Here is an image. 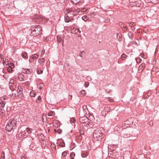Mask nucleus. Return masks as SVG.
<instances>
[{
  "instance_id": "22",
  "label": "nucleus",
  "mask_w": 159,
  "mask_h": 159,
  "mask_svg": "<svg viewBox=\"0 0 159 159\" xmlns=\"http://www.w3.org/2000/svg\"><path fill=\"white\" fill-rule=\"evenodd\" d=\"M18 78L19 80H20V81H22L24 80V76L23 75H19L18 76Z\"/></svg>"
},
{
  "instance_id": "5",
  "label": "nucleus",
  "mask_w": 159,
  "mask_h": 159,
  "mask_svg": "<svg viewBox=\"0 0 159 159\" xmlns=\"http://www.w3.org/2000/svg\"><path fill=\"white\" fill-rule=\"evenodd\" d=\"M14 126H12L11 124H9L8 123L6 126V129L7 131L9 132L11 131L13 129Z\"/></svg>"
},
{
  "instance_id": "23",
  "label": "nucleus",
  "mask_w": 159,
  "mask_h": 159,
  "mask_svg": "<svg viewBox=\"0 0 159 159\" xmlns=\"http://www.w3.org/2000/svg\"><path fill=\"white\" fill-rule=\"evenodd\" d=\"M72 2L74 4H77L80 2V0H71Z\"/></svg>"
},
{
  "instance_id": "25",
  "label": "nucleus",
  "mask_w": 159,
  "mask_h": 159,
  "mask_svg": "<svg viewBox=\"0 0 159 159\" xmlns=\"http://www.w3.org/2000/svg\"><path fill=\"white\" fill-rule=\"evenodd\" d=\"M51 148L52 151H54V152L56 151V146L54 144H52L51 145Z\"/></svg>"
},
{
  "instance_id": "37",
  "label": "nucleus",
  "mask_w": 159,
  "mask_h": 159,
  "mask_svg": "<svg viewBox=\"0 0 159 159\" xmlns=\"http://www.w3.org/2000/svg\"><path fill=\"white\" fill-rule=\"evenodd\" d=\"M43 70H38L37 71V72L38 74H40L43 73Z\"/></svg>"
},
{
  "instance_id": "38",
  "label": "nucleus",
  "mask_w": 159,
  "mask_h": 159,
  "mask_svg": "<svg viewBox=\"0 0 159 159\" xmlns=\"http://www.w3.org/2000/svg\"><path fill=\"white\" fill-rule=\"evenodd\" d=\"M135 25V24L133 22H131L129 24V25L131 27L134 26Z\"/></svg>"
},
{
  "instance_id": "28",
  "label": "nucleus",
  "mask_w": 159,
  "mask_h": 159,
  "mask_svg": "<svg viewBox=\"0 0 159 159\" xmlns=\"http://www.w3.org/2000/svg\"><path fill=\"white\" fill-rule=\"evenodd\" d=\"M7 98L6 97L3 96L0 98V101H1L2 102H4V101Z\"/></svg>"
},
{
  "instance_id": "60",
  "label": "nucleus",
  "mask_w": 159,
  "mask_h": 159,
  "mask_svg": "<svg viewBox=\"0 0 159 159\" xmlns=\"http://www.w3.org/2000/svg\"><path fill=\"white\" fill-rule=\"evenodd\" d=\"M16 95V94H15L14 96H15Z\"/></svg>"
},
{
  "instance_id": "51",
  "label": "nucleus",
  "mask_w": 159,
  "mask_h": 159,
  "mask_svg": "<svg viewBox=\"0 0 159 159\" xmlns=\"http://www.w3.org/2000/svg\"><path fill=\"white\" fill-rule=\"evenodd\" d=\"M75 11L77 13H79L80 11L79 10V9H77L75 10Z\"/></svg>"
},
{
  "instance_id": "57",
  "label": "nucleus",
  "mask_w": 159,
  "mask_h": 159,
  "mask_svg": "<svg viewBox=\"0 0 159 159\" xmlns=\"http://www.w3.org/2000/svg\"><path fill=\"white\" fill-rule=\"evenodd\" d=\"M21 159H25V157H23V158H22Z\"/></svg>"
},
{
  "instance_id": "14",
  "label": "nucleus",
  "mask_w": 159,
  "mask_h": 159,
  "mask_svg": "<svg viewBox=\"0 0 159 159\" xmlns=\"http://www.w3.org/2000/svg\"><path fill=\"white\" fill-rule=\"evenodd\" d=\"M8 59H5V60H3V64L4 65H7L8 64Z\"/></svg>"
},
{
  "instance_id": "46",
  "label": "nucleus",
  "mask_w": 159,
  "mask_h": 159,
  "mask_svg": "<svg viewBox=\"0 0 159 159\" xmlns=\"http://www.w3.org/2000/svg\"><path fill=\"white\" fill-rule=\"evenodd\" d=\"M30 72V70L29 69H27L25 73L26 74H29Z\"/></svg>"
},
{
  "instance_id": "27",
  "label": "nucleus",
  "mask_w": 159,
  "mask_h": 159,
  "mask_svg": "<svg viewBox=\"0 0 159 159\" xmlns=\"http://www.w3.org/2000/svg\"><path fill=\"white\" fill-rule=\"evenodd\" d=\"M44 86V84L43 83H39L38 85V88L40 89H41Z\"/></svg>"
},
{
  "instance_id": "33",
  "label": "nucleus",
  "mask_w": 159,
  "mask_h": 159,
  "mask_svg": "<svg viewBox=\"0 0 159 159\" xmlns=\"http://www.w3.org/2000/svg\"><path fill=\"white\" fill-rule=\"evenodd\" d=\"M67 151H65L62 152V155L63 157H65L67 155Z\"/></svg>"
},
{
  "instance_id": "44",
  "label": "nucleus",
  "mask_w": 159,
  "mask_h": 159,
  "mask_svg": "<svg viewBox=\"0 0 159 159\" xmlns=\"http://www.w3.org/2000/svg\"><path fill=\"white\" fill-rule=\"evenodd\" d=\"M80 134H83V135L84 134V132L82 130L80 129Z\"/></svg>"
},
{
  "instance_id": "50",
  "label": "nucleus",
  "mask_w": 159,
  "mask_h": 159,
  "mask_svg": "<svg viewBox=\"0 0 159 159\" xmlns=\"http://www.w3.org/2000/svg\"><path fill=\"white\" fill-rule=\"evenodd\" d=\"M109 100L110 102H112L113 101V100L112 98H109Z\"/></svg>"
},
{
  "instance_id": "9",
  "label": "nucleus",
  "mask_w": 159,
  "mask_h": 159,
  "mask_svg": "<svg viewBox=\"0 0 159 159\" xmlns=\"http://www.w3.org/2000/svg\"><path fill=\"white\" fill-rule=\"evenodd\" d=\"M39 57V55L37 54H34L33 55H32L30 57V58L32 60H35L36 59H37Z\"/></svg>"
},
{
  "instance_id": "52",
  "label": "nucleus",
  "mask_w": 159,
  "mask_h": 159,
  "mask_svg": "<svg viewBox=\"0 0 159 159\" xmlns=\"http://www.w3.org/2000/svg\"><path fill=\"white\" fill-rule=\"evenodd\" d=\"M144 53H141L140 55V56H141L142 57H143L144 56Z\"/></svg>"
},
{
  "instance_id": "13",
  "label": "nucleus",
  "mask_w": 159,
  "mask_h": 159,
  "mask_svg": "<svg viewBox=\"0 0 159 159\" xmlns=\"http://www.w3.org/2000/svg\"><path fill=\"white\" fill-rule=\"evenodd\" d=\"M30 95L32 97H34L36 95V93L34 90L31 91L30 92Z\"/></svg>"
},
{
  "instance_id": "26",
  "label": "nucleus",
  "mask_w": 159,
  "mask_h": 159,
  "mask_svg": "<svg viewBox=\"0 0 159 159\" xmlns=\"http://www.w3.org/2000/svg\"><path fill=\"white\" fill-rule=\"evenodd\" d=\"M127 57V56L125 54H123L121 56V58L122 60H124L126 57Z\"/></svg>"
},
{
  "instance_id": "36",
  "label": "nucleus",
  "mask_w": 159,
  "mask_h": 159,
  "mask_svg": "<svg viewBox=\"0 0 159 159\" xmlns=\"http://www.w3.org/2000/svg\"><path fill=\"white\" fill-rule=\"evenodd\" d=\"M89 82H86L84 84V86L85 87L87 88L89 86Z\"/></svg>"
},
{
  "instance_id": "39",
  "label": "nucleus",
  "mask_w": 159,
  "mask_h": 159,
  "mask_svg": "<svg viewBox=\"0 0 159 159\" xmlns=\"http://www.w3.org/2000/svg\"><path fill=\"white\" fill-rule=\"evenodd\" d=\"M82 19L84 21H86L87 20V17L86 16H84L82 17Z\"/></svg>"
},
{
  "instance_id": "48",
  "label": "nucleus",
  "mask_w": 159,
  "mask_h": 159,
  "mask_svg": "<svg viewBox=\"0 0 159 159\" xmlns=\"http://www.w3.org/2000/svg\"><path fill=\"white\" fill-rule=\"evenodd\" d=\"M86 79L88 80H90L91 79V78L89 76H88L87 77Z\"/></svg>"
},
{
  "instance_id": "30",
  "label": "nucleus",
  "mask_w": 159,
  "mask_h": 159,
  "mask_svg": "<svg viewBox=\"0 0 159 159\" xmlns=\"http://www.w3.org/2000/svg\"><path fill=\"white\" fill-rule=\"evenodd\" d=\"M57 39L58 40L59 42H62V44L63 43V41L61 38V37H59L58 36H57Z\"/></svg>"
},
{
  "instance_id": "58",
  "label": "nucleus",
  "mask_w": 159,
  "mask_h": 159,
  "mask_svg": "<svg viewBox=\"0 0 159 159\" xmlns=\"http://www.w3.org/2000/svg\"><path fill=\"white\" fill-rule=\"evenodd\" d=\"M106 20L107 21H106V22H108V20Z\"/></svg>"
},
{
  "instance_id": "31",
  "label": "nucleus",
  "mask_w": 159,
  "mask_h": 159,
  "mask_svg": "<svg viewBox=\"0 0 159 159\" xmlns=\"http://www.w3.org/2000/svg\"><path fill=\"white\" fill-rule=\"evenodd\" d=\"M133 33L131 32H129L128 33V35H129V38L130 39H132V36H133Z\"/></svg>"
},
{
  "instance_id": "2",
  "label": "nucleus",
  "mask_w": 159,
  "mask_h": 159,
  "mask_svg": "<svg viewBox=\"0 0 159 159\" xmlns=\"http://www.w3.org/2000/svg\"><path fill=\"white\" fill-rule=\"evenodd\" d=\"M32 32L31 34L35 36H37L40 33V32L42 30L41 27L38 25L32 26L31 29Z\"/></svg>"
},
{
  "instance_id": "35",
  "label": "nucleus",
  "mask_w": 159,
  "mask_h": 159,
  "mask_svg": "<svg viewBox=\"0 0 159 159\" xmlns=\"http://www.w3.org/2000/svg\"><path fill=\"white\" fill-rule=\"evenodd\" d=\"M45 53V50L44 49H42L41 54V56L43 57Z\"/></svg>"
},
{
  "instance_id": "3",
  "label": "nucleus",
  "mask_w": 159,
  "mask_h": 159,
  "mask_svg": "<svg viewBox=\"0 0 159 159\" xmlns=\"http://www.w3.org/2000/svg\"><path fill=\"white\" fill-rule=\"evenodd\" d=\"M27 136V134L26 132V131H24L19 133L18 136L19 138H21L22 137H24Z\"/></svg>"
},
{
  "instance_id": "21",
  "label": "nucleus",
  "mask_w": 159,
  "mask_h": 159,
  "mask_svg": "<svg viewBox=\"0 0 159 159\" xmlns=\"http://www.w3.org/2000/svg\"><path fill=\"white\" fill-rule=\"evenodd\" d=\"M41 97L40 96H39L38 97L37 99L36 100V102L38 103H39L41 101Z\"/></svg>"
},
{
  "instance_id": "24",
  "label": "nucleus",
  "mask_w": 159,
  "mask_h": 159,
  "mask_svg": "<svg viewBox=\"0 0 159 159\" xmlns=\"http://www.w3.org/2000/svg\"><path fill=\"white\" fill-rule=\"evenodd\" d=\"M22 56L24 58H27V54L26 52H23L22 54Z\"/></svg>"
},
{
  "instance_id": "34",
  "label": "nucleus",
  "mask_w": 159,
  "mask_h": 159,
  "mask_svg": "<svg viewBox=\"0 0 159 159\" xmlns=\"http://www.w3.org/2000/svg\"><path fill=\"white\" fill-rule=\"evenodd\" d=\"M70 156L71 158H73L75 156V154L74 152H72L70 154Z\"/></svg>"
},
{
  "instance_id": "7",
  "label": "nucleus",
  "mask_w": 159,
  "mask_h": 159,
  "mask_svg": "<svg viewBox=\"0 0 159 159\" xmlns=\"http://www.w3.org/2000/svg\"><path fill=\"white\" fill-rule=\"evenodd\" d=\"M14 67V65L12 63H11L9 64V67L7 68V71L9 72H11L12 71V68Z\"/></svg>"
},
{
  "instance_id": "16",
  "label": "nucleus",
  "mask_w": 159,
  "mask_h": 159,
  "mask_svg": "<svg viewBox=\"0 0 159 159\" xmlns=\"http://www.w3.org/2000/svg\"><path fill=\"white\" fill-rule=\"evenodd\" d=\"M80 95H81L82 96H85L86 94V92L84 90H82L80 91Z\"/></svg>"
},
{
  "instance_id": "1",
  "label": "nucleus",
  "mask_w": 159,
  "mask_h": 159,
  "mask_svg": "<svg viewBox=\"0 0 159 159\" xmlns=\"http://www.w3.org/2000/svg\"><path fill=\"white\" fill-rule=\"evenodd\" d=\"M103 132L104 130L102 129H97L93 133V136L94 139L96 140H99L101 139Z\"/></svg>"
},
{
  "instance_id": "56",
  "label": "nucleus",
  "mask_w": 159,
  "mask_h": 159,
  "mask_svg": "<svg viewBox=\"0 0 159 159\" xmlns=\"http://www.w3.org/2000/svg\"><path fill=\"white\" fill-rule=\"evenodd\" d=\"M92 15H93V13H91L90 14V15L91 16H92Z\"/></svg>"
},
{
  "instance_id": "15",
  "label": "nucleus",
  "mask_w": 159,
  "mask_h": 159,
  "mask_svg": "<svg viewBox=\"0 0 159 159\" xmlns=\"http://www.w3.org/2000/svg\"><path fill=\"white\" fill-rule=\"evenodd\" d=\"M45 59L43 58L39 59L38 61V62L40 63L41 64H42V63H44L45 62Z\"/></svg>"
},
{
  "instance_id": "55",
  "label": "nucleus",
  "mask_w": 159,
  "mask_h": 159,
  "mask_svg": "<svg viewBox=\"0 0 159 159\" xmlns=\"http://www.w3.org/2000/svg\"><path fill=\"white\" fill-rule=\"evenodd\" d=\"M78 32H79L80 33H81V31H80L79 30H78Z\"/></svg>"
},
{
  "instance_id": "47",
  "label": "nucleus",
  "mask_w": 159,
  "mask_h": 159,
  "mask_svg": "<svg viewBox=\"0 0 159 159\" xmlns=\"http://www.w3.org/2000/svg\"><path fill=\"white\" fill-rule=\"evenodd\" d=\"M57 132L59 134H60L61 133V131L60 129H57Z\"/></svg>"
},
{
  "instance_id": "54",
  "label": "nucleus",
  "mask_w": 159,
  "mask_h": 159,
  "mask_svg": "<svg viewBox=\"0 0 159 159\" xmlns=\"http://www.w3.org/2000/svg\"><path fill=\"white\" fill-rule=\"evenodd\" d=\"M149 125H151V126H152V125H153L152 122L151 123V122H149Z\"/></svg>"
},
{
  "instance_id": "32",
  "label": "nucleus",
  "mask_w": 159,
  "mask_h": 159,
  "mask_svg": "<svg viewBox=\"0 0 159 159\" xmlns=\"http://www.w3.org/2000/svg\"><path fill=\"white\" fill-rule=\"evenodd\" d=\"M5 102H3L2 103H0V107H4L5 105Z\"/></svg>"
},
{
  "instance_id": "4",
  "label": "nucleus",
  "mask_w": 159,
  "mask_h": 159,
  "mask_svg": "<svg viewBox=\"0 0 159 159\" xmlns=\"http://www.w3.org/2000/svg\"><path fill=\"white\" fill-rule=\"evenodd\" d=\"M16 122V120L14 118H11L10 119L8 122V123H9V124H11V125L14 127L15 126Z\"/></svg>"
},
{
  "instance_id": "29",
  "label": "nucleus",
  "mask_w": 159,
  "mask_h": 159,
  "mask_svg": "<svg viewBox=\"0 0 159 159\" xmlns=\"http://www.w3.org/2000/svg\"><path fill=\"white\" fill-rule=\"evenodd\" d=\"M80 55L81 57H83L85 56V53L84 51H81L80 52Z\"/></svg>"
},
{
  "instance_id": "40",
  "label": "nucleus",
  "mask_w": 159,
  "mask_h": 159,
  "mask_svg": "<svg viewBox=\"0 0 159 159\" xmlns=\"http://www.w3.org/2000/svg\"><path fill=\"white\" fill-rule=\"evenodd\" d=\"M87 10V9L86 8H83L81 9V12H84Z\"/></svg>"
},
{
  "instance_id": "6",
  "label": "nucleus",
  "mask_w": 159,
  "mask_h": 159,
  "mask_svg": "<svg viewBox=\"0 0 159 159\" xmlns=\"http://www.w3.org/2000/svg\"><path fill=\"white\" fill-rule=\"evenodd\" d=\"M145 64L142 63L139 67L138 70L139 73L142 72L145 68Z\"/></svg>"
},
{
  "instance_id": "49",
  "label": "nucleus",
  "mask_w": 159,
  "mask_h": 159,
  "mask_svg": "<svg viewBox=\"0 0 159 159\" xmlns=\"http://www.w3.org/2000/svg\"><path fill=\"white\" fill-rule=\"evenodd\" d=\"M135 28L134 27V26H133L132 27H131V29L132 30L134 31L135 30Z\"/></svg>"
},
{
  "instance_id": "11",
  "label": "nucleus",
  "mask_w": 159,
  "mask_h": 159,
  "mask_svg": "<svg viewBox=\"0 0 159 159\" xmlns=\"http://www.w3.org/2000/svg\"><path fill=\"white\" fill-rule=\"evenodd\" d=\"M41 17L39 15H35L34 17V18L35 20V21L36 22H38L37 20L40 19Z\"/></svg>"
},
{
  "instance_id": "59",
  "label": "nucleus",
  "mask_w": 159,
  "mask_h": 159,
  "mask_svg": "<svg viewBox=\"0 0 159 159\" xmlns=\"http://www.w3.org/2000/svg\"><path fill=\"white\" fill-rule=\"evenodd\" d=\"M43 116H44V114H43Z\"/></svg>"
},
{
  "instance_id": "61",
  "label": "nucleus",
  "mask_w": 159,
  "mask_h": 159,
  "mask_svg": "<svg viewBox=\"0 0 159 159\" xmlns=\"http://www.w3.org/2000/svg\"><path fill=\"white\" fill-rule=\"evenodd\" d=\"M70 159H74L73 158H71Z\"/></svg>"
},
{
  "instance_id": "8",
  "label": "nucleus",
  "mask_w": 159,
  "mask_h": 159,
  "mask_svg": "<svg viewBox=\"0 0 159 159\" xmlns=\"http://www.w3.org/2000/svg\"><path fill=\"white\" fill-rule=\"evenodd\" d=\"M25 131H26V132L27 133L28 136L29 135V134L32 133V130L30 128H27L26 129Z\"/></svg>"
},
{
  "instance_id": "18",
  "label": "nucleus",
  "mask_w": 159,
  "mask_h": 159,
  "mask_svg": "<svg viewBox=\"0 0 159 159\" xmlns=\"http://www.w3.org/2000/svg\"><path fill=\"white\" fill-rule=\"evenodd\" d=\"M18 92H23L22 89L20 86H18V89L17 90Z\"/></svg>"
},
{
  "instance_id": "17",
  "label": "nucleus",
  "mask_w": 159,
  "mask_h": 159,
  "mask_svg": "<svg viewBox=\"0 0 159 159\" xmlns=\"http://www.w3.org/2000/svg\"><path fill=\"white\" fill-rule=\"evenodd\" d=\"M0 114L2 116H4L5 115V111L2 109H0Z\"/></svg>"
},
{
  "instance_id": "41",
  "label": "nucleus",
  "mask_w": 159,
  "mask_h": 159,
  "mask_svg": "<svg viewBox=\"0 0 159 159\" xmlns=\"http://www.w3.org/2000/svg\"><path fill=\"white\" fill-rule=\"evenodd\" d=\"M14 80L13 79H11L10 80V82H9V84H12L14 83Z\"/></svg>"
},
{
  "instance_id": "12",
  "label": "nucleus",
  "mask_w": 159,
  "mask_h": 159,
  "mask_svg": "<svg viewBox=\"0 0 159 159\" xmlns=\"http://www.w3.org/2000/svg\"><path fill=\"white\" fill-rule=\"evenodd\" d=\"M55 115V112L52 111H51L48 114V116H53Z\"/></svg>"
},
{
  "instance_id": "19",
  "label": "nucleus",
  "mask_w": 159,
  "mask_h": 159,
  "mask_svg": "<svg viewBox=\"0 0 159 159\" xmlns=\"http://www.w3.org/2000/svg\"><path fill=\"white\" fill-rule=\"evenodd\" d=\"M78 32V30L76 28L73 29L71 31V32L72 33L75 34L77 33Z\"/></svg>"
},
{
  "instance_id": "53",
  "label": "nucleus",
  "mask_w": 159,
  "mask_h": 159,
  "mask_svg": "<svg viewBox=\"0 0 159 159\" xmlns=\"http://www.w3.org/2000/svg\"><path fill=\"white\" fill-rule=\"evenodd\" d=\"M140 30H141L140 29H139L138 30V32L139 33H141V32H140Z\"/></svg>"
},
{
  "instance_id": "20",
  "label": "nucleus",
  "mask_w": 159,
  "mask_h": 159,
  "mask_svg": "<svg viewBox=\"0 0 159 159\" xmlns=\"http://www.w3.org/2000/svg\"><path fill=\"white\" fill-rule=\"evenodd\" d=\"M18 96L20 98H22L23 96V92H18Z\"/></svg>"
},
{
  "instance_id": "45",
  "label": "nucleus",
  "mask_w": 159,
  "mask_h": 159,
  "mask_svg": "<svg viewBox=\"0 0 159 159\" xmlns=\"http://www.w3.org/2000/svg\"><path fill=\"white\" fill-rule=\"evenodd\" d=\"M4 153L3 154H2L1 159H4Z\"/></svg>"
},
{
  "instance_id": "43",
  "label": "nucleus",
  "mask_w": 159,
  "mask_h": 159,
  "mask_svg": "<svg viewBox=\"0 0 159 159\" xmlns=\"http://www.w3.org/2000/svg\"><path fill=\"white\" fill-rule=\"evenodd\" d=\"M3 56L2 55H0V62H1V61L2 60V59H3Z\"/></svg>"
},
{
  "instance_id": "42",
  "label": "nucleus",
  "mask_w": 159,
  "mask_h": 159,
  "mask_svg": "<svg viewBox=\"0 0 159 159\" xmlns=\"http://www.w3.org/2000/svg\"><path fill=\"white\" fill-rule=\"evenodd\" d=\"M72 11V10L71 9H69L66 10V13H69Z\"/></svg>"
},
{
  "instance_id": "10",
  "label": "nucleus",
  "mask_w": 159,
  "mask_h": 159,
  "mask_svg": "<svg viewBox=\"0 0 159 159\" xmlns=\"http://www.w3.org/2000/svg\"><path fill=\"white\" fill-rule=\"evenodd\" d=\"M72 20L71 18H70L69 16L66 15L65 17V20L66 22H68Z\"/></svg>"
}]
</instances>
